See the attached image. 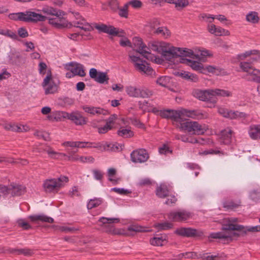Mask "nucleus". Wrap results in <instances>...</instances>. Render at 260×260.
Wrapping results in <instances>:
<instances>
[{"label": "nucleus", "instance_id": "obj_1", "mask_svg": "<svg viewBox=\"0 0 260 260\" xmlns=\"http://www.w3.org/2000/svg\"><path fill=\"white\" fill-rule=\"evenodd\" d=\"M238 219L236 218H224L222 222V229L223 231L212 233L208 236L211 239H219L224 242L231 241L233 236L236 234L234 231H243L246 232H255L260 231V225L244 227L237 224ZM260 222V218L259 219Z\"/></svg>", "mask_w": 260, "mask_h": 260}, {"label": "nucleus", "instance_id": "obj_2", "mask_svg": "<svg viewBox=\"0 0 260 260\" xmlns=\"http://www.w3.org/2000/svg\"><path fill=\"white\" fill-rule=\"evenodd\" d=\"M191 53V49L175 47L170 46L169 44L165 45L161 53L165 59L174 62L175 61L181 62L183 57H186V55Z\"/></svg>", "mask_w": 260, "mask_h": 260}, {"label": "nucleus", "instance_id": "obj_3", "mask_svg": "<svg viewBox=\"0 0 260 260\" xmlns=\"http://www.w3.org/2000/svg\"><path fill=\"white\" fill-rule=\"evenodd\" d=\"M141 107L144 110L148 112L152 111L156 115H159L161 117L170 119L173 121V124L175 126L179 120L181 118V110H158L156 108L150 106L148 102L144 101L141 104Z\"/></svg>", "mask_w": 260, "mask_h": 260}, {"label": "nucleus", "instance_id": "obj_4", "mask_svg": "<svg viewBox=\"0 0 260 260\" xmlns=\"http://www.w3.org/2000/svg\"><path fill=\"white\" fill-rule=\"evenodd\" d=\"M176 126L181 131L198 135L204 134L208 128L205 124L201 125L197 121H184L183 118L179 120Z\"/></svg>", "mask_w": 260, "mask_h": 260}, {"label": "nucleus", "instance_id": "obj_5", "mask_svg": "<svg viewBox=\"0 0 260 260\" xmlns=\"http://www.w3.org/2000/svg\"><path fill=\"white\" fill-rule=\"evenodd\" d=\"M9 18L11 20L27 22L43 21L46 19V17L42 14L30 11L11 13L9 15Z\"/></svg>", "mask_w": 260, "mask_h": 260}, {"label": "nucleus", "instance_id": "obj_6", "mask_svg": "<svg viewBox=\"0 0 260 260\" xmlns=\"http://www.w3.org/2000/svg\"><path fill=\"white\" fill-rule=\"evenodd\" d=\"M129 57L134 64L136 70L142 74L152 76L155 74L154 70L150 68L146 61L137 55L129 54Z\"/></svg>", "mask_w": 260, "mask_h": 260}, {"label": "nucleus", "instance_id": "obj_7", "mask_svg": "<svg viewBox=\"0 0 260 260\" xmlns=\"http://www.w3.org/2000/svg\"><path fill=\"white\" fill-rule=\"evenodd\" d=\"M56 114L58 115V117H55V118H60V117L68 118L76 125H83L87 123V118L83 116L79 111H75L71 113L58 111Z\"/></svg>", "mask_w": 260, "mask_h": 260}, {"label": "nucleus", "instance_id": "obj_8", "mask_svg": "<svg viewBox=\"0 0 260 260\" xmlns=\"http://www.w3.org/2000/svg\"><path fill=\"white\" fill-rule=\"evenodd\" d=\"M133 47L138 53L141 54L148 60L156 62L157 58L146 49L147 46L143 44L142 40L138 37H135L133 40Z\"/></svg>", "mask_w": 260, "mask_h": 260}, {"label": "nucleus", "instance_id": "obj_9", "mask_svg": "<svg viewBox=\"0 0 260 260\" xmlns=\"http://www.w3.org/2000/svg\"><path fill=\"white\" fill-rule=\"evenodd\" d=\"M42 86L46 94H53L57 91L58 82L52 77L50 71L48 72L47 76L44 78Z\"/></svg>", "mask_w": 260, "mask_h": 260}, {"label": "nucleus", "instance_id": "obj_10", "mask_svg": "<svg viewBox=\"0 0 260 260\" xmlns=\"http://www.w3.org/2000/svg\"><path fill=\"white\" fill-rule=\"evenodd\" d=\"M68 181L69 179L67 177L61 176L57 179L54 178L46 180L44 183V186L46 190L51 191L61 187Z\"/></svg>", "mask_w": 260, "mask_h": 260}, {"label": "nucleus", "instance_id": "obj_11", "mask_svg": "<svg viewBox=\"0 0 260 260\" xmlns=\"http://www.w3.org/2000/svg\"><path fill=\"white\" fill-rule=\"evenodd\" d=\"M193 94L201 101L210 102L213 104H215L217 102L216 98L213 96V89L196 90L194 91Z\"/></svg>", "mask_w": 260, "mask_h": 260}, {"label": "nucleus", "instance_id": "obj_12", "mask_svg": "<svg viewBox=\"0 0 260 260\" xmlns=\"http://www.w3.org/2000/svg\"><path fill=\"white\" fill-rule=\"evenodd\" d=\"M181 118L186 117L194 119H202L206 118L207 115L206 112L200 109L188 110L181 109Z\"/></svg>", "mask_w": 260, "mask_h": 260}, {"label": "nucleus", "instance_id": "obj_13", "mask_svg": "<svg viewBox=\"0 0 260 260\" xmlns=\"http://www.w3.org/2000/svg\"><path fill=\"white\" fill-rule=\"evenodd\" d=\"M191 214L185 210L173 211L168 214L170 220L174 222H182L188 219Z\"/></svg>", "mask_w": 260, "mask_h": 260}, {"label": "nucleus", "instance_id": "obj_14", "mask_svg": "<svg viewBox=\"0 0 260 260\" xmlns=\"http://www.w3.org/2000/svg\"><path fill=\"white\" fill-rule=\"evenodd\" d=\"M95 28L100 32L108 34L112 36H122L119 34L118 29L111 25H107L103 23H95L94 25Z\"/></svg>", "mask_w": 260, "mask_h": 260}, {"label": "nucleus", "instance_id": "obj_15", "mask_svg": "<svg viewBox=\"0 0 260 260\" xmlns=\"http://www.w3.org/2000/svg\"><path fill=\"white\" fill-rule=\"evenodd\" d=\"M132 161L134 162H144L148 159L149 156L145 149H140L133 151L131 154Z\"/></svg>", "mask_w": 260, "mask_h": 260}, {"label": "nucleus", "instance_id": "obj_16", "mask_svg": "<svg viewBox=\"0 0 260 260\" xmlns=\"http://www.w3.org/2000/svg\"><path fill=\"white\" fill-rule=\"evenodd\" d=\"M89 74L90 78L93 79L99 83H107L109 80V77L106 73L98 72L96 69L94 68H91L89 71Z\"/></svg>", "mask_w": 260, "mask_h": 260}, {"label": "nucleus", "instance_id": "obj_17", "mask_svg": "<svg viewBox=\"0 0 260 260\" xmlns=\"http://www.w3.org/2000/svg\"><path fill=\"white\" fill-rule=\"evenodd\" d=\"M191 51L192 52L191 54L186 55V57L195 58L201 61H204L206 57L211 55L209 51L206 49H194V50H191Z\"/></svg>", "mask_w": 260, "mask_h": 260}, {"label": "nucleus", "instance_id": "obj_18", "mask_svg": "<svg viewBox=\"0 0 260 260\" xmlns=\"http://www.w3.org/2000/svg\"><path fill=\"white\" fill-rule=\"evenodd\" d=\"M92 143L82 141H66L62 143V145L73 148H92Z\"/></svg>", "mask_w": 260, "mask_h": 260}, {"label": "nucleus", "instance_id": "obj_19", "mask_svg": "<svg viewBox=\"0 0 260 260\" xmlns=\"http://www.w3.org/2000/svg\"><path fill=\"white\" fill-rule=\"evenodd\" d=\"M3 126L7 130H11L17 132H25L29 129V126L26 125L15 124L8 122L2 124Z\"/></svg>", "mask_w": 260, "mask_h": 260}, {"label": "nucleus", "instance_id": "obj_20", "mask_svg": "<svg viewBox=\"0 0 260 260\" xmlns=\"http://www.w3.org/2000/svg\"><path fill=\"white\" fill-rule=\"evenodd\" d=\"M175 233L184 237H193L196 235L197 231L190 228H181L177 229L175 231Z\"/></svg>", "mask_w": 260, "mask_h": 260}, {"label": "nucleus", "instance_id": "obj_21", "mask_svg": "<svg viewBox=\"0 0 260 260\" xmlns=\"http://www.w3.org/2000/svg\"><path fill=\"white\" fill-rule=\"evenodd\" d=\"M167 45V43L165 42H152L149 44L146 49L149 52L152 50L161 53L164 47Z\"/></svg>", "mask_w": 260, "mask_h": 260}, {"label": "nucleus", "instance_id": "obj_22", "mask_svg": "<svg viewBox=\"0 0 260 260\" xmlns=\"http://www.w3.org/2000/svg\"><path fill=\"white\" fill-rule=\"evenodd\" d=\"M83 109L85 112L93 115L100 114L106 115L107 113L106 110L99 107L85 106L83 107Z\"/></svg>", "mask_w": 260, "mask_h": 260}, {"label": "nucleus", "instance_id": "obj_23", "mask_svg": "<svg viewBox=\"0 0 260 260\" xmlns=\"http://www.w3.org/2000/svg\"><path fill=\"white\" fill-rule=\"evenodd\" d=\"M175 138L177 140H180L184 142H188L190 143H200L202 144V142L203 141V139H197L195 138H193L191 137H188L186 135H177L175 136Z\"/></svg>", "mask_w": 260, "mask_h": 260}, {"label": "nucleus", "instance_id": "obj_24", "mask_svg": "<svg viewBox=\"0 0 260 260\" xmlns=\"http://www.w3.org/2000/svg\"><path fill=\"white\" fill-rule=\"evenodd\" d=\"M28 218L34 222H37L38 221H41L48 223H52L54 221L52 218L48 217L44 215H30L28 217Z\"/></svg>", "mask_w": 260, "mask_h": 260}, {"label": "nucleus", "instance_id": "obj_25", "mask_svg": "<svg viewBox=\"0 0 260 260\" xmlns=\"http://www.w3.org/2000/svg\"><path fill=\"white\" fill-rule=\"evenodd\" d=\"M248 134L250 137L253 140L260 139V125H251L248 130Z\"/></svg>", "mask_w": 260, "mask_h": 260}, {"label": "nucleus", "instance_id": "obj_26", "mask_svg": "<svg viewBox=\"0 0 260 260\" xmlns=\"http://www.w3.org/2000/svg\"><path fill=\"white\" fill-rule=\"evenodd\" d=\"M176 74L182 78L193 82H197L199 80V78L196 75L190 73L188 72H178Z\"/></svg>", "mask_w": 260, "mask_h": 260}, {"label": "nucleus", "instance_id": "obj_27", "mask_svg": "<svg viewBox=\"0 0 260 260\" xmlns=\"http://www.w3.org/2000/svg\"><path fill=\"white\" fill-rule=\"evenodd\" d=\"M69 69L75 76L78 75L80 77H84L85 76L84 67L81 64L77 63L75 65L71 66V68Z\"/></svg>", "mask_w": 260, "mask_h": 260}, {"label": "nucleus", "instance_id": "obj_28", "mask_svg": "<svg viewBox=\"0 0 260 260\" xmlns=\"http://www.w3.org/2000/svg\"><path fill=\"white\" fill-rule=\"evenodd\" d=\"M166 235H158L150 239V242L154 246H162L167 243Z\"/></svg>", "mask_w": 260, "mask_h": 260}, {"label": "nucleus", "instance_id": "obj_29", "mask_svg": "<svg viewBox=\"0 0 260 260\" xmlns=\"http://www.w3.org/2000/svg\"><path fill=\"white\" fill-rule=\"evenodd\" d=\"M181 62L187 63L195 71H201L203 68L202 64L196 61H192L190 59L183 58Z\"/></svg>", "mask_w": 260, "mask_h": 260}, {"label": "nucleus", "instance_id": "obj_30", "mask_svg": "<svg viewBox=\"0 0 260 260\" xmlns=\"http://www.w3.org/2000/svg\"><path fill=\"white\" fill-rule=\"evenodd\" d=\"M119 2L117 0H109L107 2L102 3V9H107V6H109L110 9L116 12L119 9Z\"/></svg>", "mask_w": 260, "mask_h": 260}, {"label": "nucleus", "instance_id": "obj_31", "mask_svg": "<svg viewBox=\"0 0 260 260\" xmlns=\"http://www.w3.org/2000/svg\"><path fill=\"white\" fill-rule=\"evenodd\" d=\"M232 131L230 128H226L221 132V142L224 144H228L231 142L232 136Z\"/></svg>", "mask_w": 260, "mask_h": 260}, {"label": "nucleus", "instance_id": "obj_32", "mask_svg": "<svg viewBox=\"0 0 260 260\" xmlns=\"http://www.w3.org/2000/svg\"><path fill=\"white\" fill-rule=\"evenodd\" d=\"M9 189V193L11 191L12 196H20L25 192V187L20 185L12 186L11 188Z\"/></svg>", "mask_w": 260, "mask_h": 260}, {"label": "nucleus", "instance_id": "obj_33", "mask_svg": "<svg viewBox=\"0 0 260 260\" xmlns=\"http://www.w3.org/2000/svg\"><path fill=\"white\" fill-rule=\"evenodd\" d=\"M41 11L43 12L44 13L48 15H51L53 16H60L61 12L57 11V10L50 7H45L43 8L42 10H36V13L40 14Z\"/></svg>", "mask_w": 260, "mask_h": 260}, {"label": "nucleus", "instance_id": "obj_34", "mask_svg": "<svg viewBox=\"0 0 260 260\" xmlns=\"http://www.w3.org/2000/svg\"><path fill=\"white\" fill-rule=\"evenodd\" d=\"M169 190L165 184H161L156 190V195L160 198H164L168 196Z\"/></svg>", "mask_w": 260, "mask_h": 260}, {"label": "nucleus", "instance_id": "obj_35", "mask_svg": "<svg viewBox=\"0 0 260 260\" xmlns=\"http://www.w3.org/2000/svg\"><path fill=\"white\" fill-rule=\"evenodd\" d=\"M74 23L75 27L79 28L85 31H89L91 29V26L84 19L75 21Z\"/></svg>", "mask_w": 260, "mask_h": 260}, {"label": "nucleus", "instance_id": "obj_36", "mask_svg": "<svg viewBox=\"0 0 260 260\" xmlns=\"http://www.w3.org/2000/svg\"><path fill=\"white\" fill-rule=\"evenodd\" d=\"M123 145L122 144H119L117 143H105V145L104 146V150H110L113 151H121L123 148Z\"/></svg>", "mask_w": 260, "mask_h": 260}, {"label": "nucleus", "instance_id": "obj_37", "mask_svg": "<svg viewBox=\"0 0 260 260\" xmlns=\"http://www.w3.org/2000/svg\"><path fill=\"white\" fill-rule=\"evenodd\" d=\"M167 3L175 5L178 10H181L189 5L188 0H167Z\"/></svg>", "mask_w": 260, "mask_h": 260}, {"label": "nucleus", "instance_id": "obj_38", "mask_svg": "<svg viewBox=\"0 0 260 260\" xmlns=\"http://www.w3.org/2000/svg\"><path fill=\"white\" fill-rule=\"evenodd\" d=\"M246 20L251 23H257L259 21L258 13L254 11L249 12L246 16Z\"/></svg>", "mask_w": 260, "mask_h": 260}, {"label": "nucleus", "instance_id": "obj_39", "mask_svg": "<svg viewBox=\"0 0 260 260\" xmlns=\"http://www.w3.org/2000/svg\"><path fill=\"white\" fill-rule=\"evenodd\" d=\"M246 117L247 114H245V113L239 112L238 111H234L229 110L228 118L231 119H234L239 118H245Z\"/></svg>", "mask_w": 260, "mask_h": 260}, {"label": "nucleus", "instance_id": "obj_40", "mask_svg": "<svg viewBox=\"0 0 260 260\" xmlns=\"http://www.w3.org/2000/svg\"><path fill=\"white\" fill-rule=\"evenodd\" d=\"M154 33L160 35L164 38H167L170 36L171 32L166 27H158L154 31Z\"/></svg>", "mask_w": 260, "mask_h": 260}, {"label": "nucleus", "instance_id": "obj_41", "mask_svg": "<svg viewBox=\"0 0 260 260\" xmlns=\"http://www.w3.org/2000/svg\"><path fill=\"white\" fill-rule=\"evenodd\" d=\"M213 96L216 98V96L222 97H229L232 96V92L229 90L215 89H213Z\"/></svg>", "mask_w": 260, "mask_h": 260}, {"label": "nucleus", "instance_id": "obj_42", "mask_svg": "<svg viewBox=\"0 0 260 260\" xmlns=\"http://www.w3.org/2000/svg\"><path fill=\"white\" fill-rule=\"evenodd\" d=\"M251 64L250 62L247 61L241 62L240 67L243 72L247 73L248 75L250 76V73L254 69V67Z\"/></svg>", "mask_w": 260, "mask_h": 260}, {"label": "nucleus", "instance_id": "obj_43", "mask_svg": "<svg viewBox=\"0 0 260 260\" xmlns=\"http://www.w3.org/2000/svg\"><path fill=\"white\" fill-rule=\"evenodd\" d=\"M34 135L38 139H42L45 141H48L50 140L49 134L45 131L35 130Z\"/></svg>", "mask_w": 260, "mask_h": 260}, {"label": "nucleus", "instance_id": "obj_44", "mask_svg": "<svg viewBox=\"0 0 260 260\" xmlns=\"http://www.w3.org/2000/svg\"><path fill=\"white\" fill-rule=\"evenodd\" d=\"M44 151H46L49 156L53 159H56L59 157V156H66L67 155L65 153H58L52 150V149L50 147H48V149H44Z\"/></svg>", "mask_w": 260, "mask_h": 260}, {"label": "nucleus", "instance_id": "obj_45", "mask_svg": "<svg viewBox=\"0 0 260 260\" xmlns=\"http://www.w3.org/2000/svg\"><path fill=\"white\" fill-rule=\"evenodd\" d=\"M55 17L49 18V23L57 28H61L64 25L61 23V20L59 16H55Z\"/></svg>", "mask_w": 260, "mask_h": 260}, {"label": "nucleus", "instance_id": "obj_46", "mask_svg": "<svg viewBox=\"0 0 260 260\" xmlns=\"http://www.w3.org/2000/svg\"><path fill=\"white\" fill-rule=\"evenodd\" d=\"M126 92L128 95L133 97H139L140 89L135 87L129 86L126 88Z\"/></svg>", "mask_w": 260, "mask_h": 260}, {"label": "nucleus", "instance_id": "obj_47", "mask_svg": "<svg viewBox=\"0 0 260 260\" xmlns=\"http://www.w3.org/2000/svg\"><path fill=\"white\" fill-rule=\"evenodd\" d=\"M170 79L169 76H161L157 79L156 83L162 87H167L170 82Z\"/></svg>", "mask_w": 260, "mask_h": 260}, {"label": "nucleus", "instance_id": "obj_48", "mask_svg": "<svg viewBox=\"0 0 260 260\" xmlns=\"http://www.w3.org/2000/svg\"><path fill=\"white\" fill-rule=\"evenodd\" d=\"M102 203V200L101 198H94L89 200L87 207L88 209H91L99 206Z\"/></svg>", "mask_w": 260, "mask_h": 260}, {"label": "nucleus", "instance_id": "obj_49", "mask_svg": "<svg viewBox=\"0 0 260 260\" xmlns=\"http://www.w3.org/2000/svg\"><path fill=\"white\" fill-rule=\"evenodd\" d=\"M118 135L123 137L129 138L133 136L134 134L133 132L129 129L121 128L118 131Z\"/></svg>", "mask_w": 260, "mask_h": 260}, {"label": "nucleus", "instance_id": "obj_50", "mask_svg": "<svg viewBox=\"0 0 260 260\" xmlns=\"http://www.w3.org/2000/svg\"><path fill=\"white\" fill-rule=\"evenodd\" d=\"M99 221L105 224L107 223H118L119 222L120 220L118 218H107L102 217L99 219Z\"/></svg>", "mask_w": 260, "mask_h": 260}, {"label": "nucleus", "instance_id": "obj_51", "mask_svg": "<svg viewBox=\"0 0 260 260\" xmlns=\"http://www.w3.org/2000/svg\"><path fill=\"white\" fill-rule=\"evenodd\" d=\"M0 34L8 37L13 39H17L18 38V36L15 32L8 29H1Z\"/></svg>", "mask_w": 260, "mask_h": 260}, {"label": "nucleus", "instance_id": "obj_52", "mask_svg": "<svg viewBox=\"0 0 260 260\" xmlns=\"http://www.w3.org/2000/svg\"><path fill=\"white\" fill-rule=\"evenodd\" d=\"M128 5L126 3L125 4L123 7L121 8H119L118 10H119L118 14L121 17L127 18L128 17Z\"/></svg>", "mask_w": 260, "mask_h": 260}, {"label": "nucleus", "instance_id": "obj_53", "mask_svg": "<svg viewBox=\"0 0 260 260\" xmlns=\"http://www.w3.org/2000/svg\"><path fill=\"white\" fill-rule=\"evenodd\" d=\"M257 53H258V50H248L244 53L239 54L238 57L240 60H244L246 58L251 56L252 54Z\"/></svg>", "mask_w": 260, "mask_h": 260}, {"label": "nucleus", "instance_id": "obj_54", "mask_svg": "<svg viewBox=\"0 0 260 260\" xmlns=\"http://www.w3.org/2000/svg\"><path fill=\"white\" fill-rule=\"evenodd\" d=\"M207 71L210 73H213L216 75L222 74V71L217 67L213 66H208L206 67Z\"/></svg>", "mask_w": 260, "mask_h": 260}, {"label": "nucleus", "instance_id": "obj_55", "mask_svg": "<svg viewBox=\"0 0 260 260\" xmlns=\"http://www.w3.org/2000/svg\"><path fill=\"white\" fill-rule=\"evenodd\" d=\"M58 231L64 233H73L78 230L74 227L68 226L66 225L59 226L57 228Z\"/></svg>", "mask_w": 260, "mask_h": 260}, {"label": "nucleus", "instance_id": "obj_56", "mask_svg": "<svg viewBox=\"0 0 260 260\" xmlns=\"http://www.w3.org/2000/svg\"><path fill=\"white\" fill-rule=\"evenodd\" d=\"M173 226V223L169 222L158 223L156 226L159 230H167L171 229Z\"/></svg>", "mask_w": 260, "mask_h": 260}, {"label": "nucleus", "instance_id": "obj_57", "mask_svg": "<svg viewBox=\"0 0 260 260\" xmlns=\"http://www.w3.org/2000/svg\"><path fill=\"white\" fill-rule=\"evenodd\" d=\"M17 224L19 227L22 228L23 230H28L31 228V225L23 219H18Z\"/></svg>", "mask_w": 260, "mask_h": 260}, {"label": "nucleus", "instance_id": "obj_58", "mask_svg": "<svg viewBox=\"0 0 260 260\" xmlns=\"http://www.w3.org/2000/svg\"><path fill=\"white\" fill-rule=\"evenodd\" d=\"M83 32L80 31L77 33L70 34H69L68 37L71 40L75 41H78L82 39V37L84 36Z\"/></svg>", "mask_w": 260, "mask_h": 260}, {"label": "nucleus", "instance_id": "obj_59", "mask_svg": "<svg viewBox=\"0 0 260 260\" xmlns=\"http://www.w3.org/2000/svg\"><path fill=\"white\" fill-rule=\"evenodd\" d=\"M260 74V70L254 68L251 73H250V76L251 77L247 78V80L250 81L255 82V79L256 77H260L258 75Z\"/></svg>", "mask_w": 260, "mask_h": 260}, {"label": "nucleus", "instance_id": "obj_60", "mask_svg": "<svg viewBox=\"0 0 260 260\" xmlns=\"http://www.w3.org/2000/svg\"><path fill=\"white\" fill-rule=\"evenodd\" d=\"M200 17L204 19L206 22L211 23L215 19V16L213 15L202 13L200 14Z\"/></svg>", "mask_w": 260, "mask_h": 260}, {"label": "nucleus", "instance_id": "obj_61", "mask_svg": "<svg viewBox=\"0 0 260 260\" xmlns=\"http://www.w3.org/2000/svg\"><path fill=\"white\" fill-rule=\"evenodd\" d=\"M185 258H200L202 257L201 253H198L195 252H185Z\"/></svg>", "mask_w": 260, "mask_h": 260}, {"label": "nucleus", "instance_id": "obj_62", "mask_svg": "<svg viewBox=\"0 0 260 260\" xmlns=\"http://www.w3.org/2000/svg\"><path fill=\"white\" fill-rule=\"evenodd\" d=\"M128 230L130 232H145L144 228L138 225H132L128 227Z\"/></svg>", "mask_w": 260, "mask_h": 260}, {"label": "nucleus", "instance_id": "obj_63", "mask_svg": "<svg viewBox=\"0 0 260 260\" xmlns=\"http://www.w3.org/2000/svg\"><path fill=\"white\" fill-rule=\"evenodd\" d=\"M139 97H142L143 98H147L150 96L152 94V92L151 91L147 89H140V93H139Z\"/></svg>", "mask_w": 260, "mask_h": 260}, {"label": "nucleus", "instance_id": "obj_64", "mask_svg": "<svg viewBox=\"0 0 260 260\" xmlns=\"http://www.w3.org/2000/svg\"><path fill=\"white\" fill-rule=\"evenodd\" d=\"M159 24V21L157 19H153L147 25L150 28V31L154 33V31L157 29V27Z\"/></svg>", "mask_w": 260, "mask_h": 260}]
</instances>
